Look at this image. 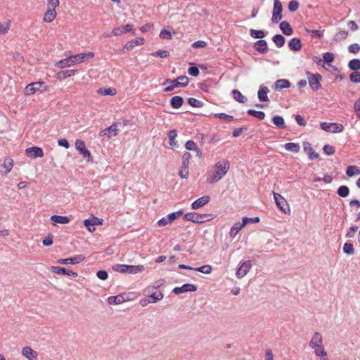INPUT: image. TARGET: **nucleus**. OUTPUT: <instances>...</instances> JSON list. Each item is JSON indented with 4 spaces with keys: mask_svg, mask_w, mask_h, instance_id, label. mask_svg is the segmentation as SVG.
I'll return each instance as SVG.
<instances>
[{
    "mask_svg": "<svg viewBox=\"0 0 360 360\" xmlns=\"http://www.w3.org/2000/svg\"><path fill=\"white\" fill-rule=\"evenodd\" d=\"M229 167L230 164L226 160L217 162L213 168L207 174V181L210 184L218 182L227 174Z\"/></svg>",
    "mask_w": 360,
    "mask_h": 360,
    "instance_id": "nucleus-1",
    "label": "nucleus"
},
{
    "mask_svg": "<svg viewBox=\"0 0 360 360\" xmlns=\"http://www.w3.org/2000/svg\"><path fill=\"white\" fill-rule=\"evenodd\" d=\"M309 347L313 350L315 356L320 360H328V353L323 346V339L319 332H315L309 342Z\"/></svg>",
    "mask_w": 360,
    "mask_h": 360,
    "instance_id": "nucleus-2",
    "label": "nucleus"
},
{
    "mask_svg": "<svg viewBox=\"0 0 360 360\" xmlns=\"http://www.w3.org/2000/svg\"><path fill=\"white\" fill-rule=\"evenodd\" d=\"M94 57V53L89 51L87 53H81L79 54L72 55L67 57L65 59L60 60L56 63V65L60 68L63 69L65 68L72 66L75 64L81 63L88 59L92 58Z\"/></svg>",
    "mask_w": 360,
    "mask_h": 360,
    "instance_id": "nucleus-3",
    "label": "nucleus"
},
{
    "mask_svg": "<svg viewBox=\"0 0 360 360\" xmlns=\"http://www.w3.org/2000/svg\"><path fill=\"white\" fill-rule=\"evenodd\" d=\"M210 214H200L198 213L188 212L184 215V219L187 221H192L195 224H202L210 220Z\"/></svg>",
    "mask_w": 360,
    "mask_h": 360,
    "instance_id": "nucleus-4",
    "label": "nucleus"
},
{
    "mask_svg": "<svg viewBox=\"0 0 360 360\" xmlns=\"http://www.w3.org/2000/svg\"><path fill=\"white\" fill-rule=\"evenodd\" d=\"M191 155L186 152L182 156L181 169L179 172V175L181 179H187L188 176V167Z\"/></svg>",
    "mask_w": 360,
    "mask_h": 360,
    "instance_id": "nucleus-5",
    "label": "nucleus"
},
{
    "mask_svg": "<svg viewBox=\"0 0 360 360\" xmlns=\"http://www.w3.org/2000/svg\"><path fill=\"white\" fill-rule=\"evenodd\" d=\"M274 198L277 207L281 212L285 214L290 212V208L287 200L280 194L274 193Z\"/></svg>",
    "mask_w": 360,
    "mask_h": 360,
    "instance_id": "nucleus-6",
    "label": "nucleus"
},
{
    "mask_svg": "<svg viewBox=\"0 0 360 360\" xmlns=\"http://www.w3.org/2000/svg\"><path fill=\"white\" fill-rule=\"evenodd\" d=\"M283 5L279 0L274 1V9L272 12L271 21L273 23H278L283 18Z\"/></svg>",
    "mask_w": 360,
    "mask_h": 360,
    "instance_id": "nucleus-7",
    "label": "nucleus"
},
{
    "mask_svg": "<svg viewBox=\"0 0 360 360\" xmlns=\"http://www.w3.org/2000/svg\"><path fill=\"white\" fill-rule=\"evenodd\" d=\"M320 125L321 128L327 132L339 133L342 132L344 129L343 125L339 123L321 122Z\"/></svg>",
    "mask_w": 360,
    "mask_h": 360,
    "instance_id": "nucleus-8",
    "label": "nucleus"
},
{
    "mask_svg": "<svg viewBox=\"0 0 360 360\" xmlns=\"http://www.w3.org/2000/svg\"><path fill=\"white\" fill-rule=\"evenodd\" d=\"M75 148L79 153L82 155L84 158H87L88 161L92 160L91 152L86 149L84 141L80 139H77L75 141Z\"/></svg>",
    "mask_w": 360,
    "mask_h": 360,
    "instance_id": "nucleus-9",
    "label": "nucleus"
},
{
    "mask_svg": "<svg viewBox=\"0 0 360 360\" xmlns=\"http://www.w3.org/2000/svg\"><path fill=\"white\" fill-rule=\"evenodd\" d=\"M44 83L41 82H32L26 86L24 89L25 96H31L34 94L41 91V89L44 86Z\"/></svg>",
    "mask_w": 360,
    "mask_h": 360,
    "instance_id": "nucleus-10",
    "label": "nucleus"
},
{
    "mask_svg": "<svg viewBox=\"0 0 360 360\" xmlns=\"http://www.w3.org/2000/svg\"><path fill=\"white\" fill-rule=\"evenodd\" d=\"M129 300H131V298L127 293H121L116 296H110L108 298L109 304H120Z\"/></svg>",
    "mask_w": 360,
    "mask_h": 360,
    "instance_id": "nucleus-11",
    "label": "nucleus"
},
{
    "mask_svg": "<svg viewBox=\"0 0 360 360\" xmlns=\"http://www.w3.org/2000/svg\"><path fill=\"white\" fill-rule=\"evenodd\" d=\"M252 268V263L250 261H245L240 263L237 271L236 276L238 278H242L250 271Z\"/></svg>",
    "mask_w": 360,
    "mask_h": 360,
    "instance_id": "nucleus-12",
    "label": "nucleus"
},
{
    "mask_svg": "<svg viewBox=\"0 0 360 360\" xmlns=\"http://www.w3.org/2000/svg\"><path fill=\"white\" fill-rule=\"evenodd\" d=\"M197 290V287L193 284L186 283L184 284L181 287H176L173 289V292L176 295H179L181 293L187 292H195Z\"/></svg>",
    "mask_w": 360,
    "mask_h": 360,
    "instance_id": "nucleus-13",
    "label": "nucleus"
},
{
    "mask_svg": "<svg viewBox=\"0 0 360 360\" xmlns=\"http://www.w3.org/2000/svg\"><path fill=\"white\" fill-rule=\"evenodd\" d=\"M26 155L31 158H42L44 156L43 150L37 146L30 147L26 149Z\"/></svg>",
    "mask_w": 360,
    "mask_h": 360,
    "instance_id": "nucleus-14",
    "label": "nucleus"
},
{
    "mask_svg": "<svg viewBox=\"0 0 360 360\" xmlns=\"http://www.w3.org/2000/svg\"><path fill=\"white\" fill-rule=\"evenodd\" d=\"M118 124L114 123L111 126H110L108 128H106L102 131H100V136H107L109 138L117 136V131H118Z\"/></svg>",
    "mask_w": 360,
    "mask_h": 360,
    "instance_id": "nucleus-15",
    "label": "nucleus"
},
{
    "mask_svg": "<svg viewBox=\"0 0 360 360\" xmlns=\"http://www.w3.org/2000/svg\"><path fill=\"white\" fill-rule=\"evenodd\" d=\"M84 260V257L82 255H77L72 257L60 259L58 260V263L63 264H79Z\"/></svg>",
    "mask_w": 360,
    "mask_h": 360,
    "instance_id": "nucleus-16",
    "label": "nucleus"
},
{
    "mask_svg": "<svg viewBox=\"0 0 360 360\" xmlns=\"http://www.w3.org/2000/svg\"><path fill=\"white\" fill-rule=\"evenodd\" d=\"M321 80V76L320 75H311L310 77H309V84L311 88L314 91L319 90L321 86L320 83Z\"/></svg>",
    "mask_w": 360,
    "mask_h": 360,
    "instance_id": "nucleus-17",
    "label": "nucleus"
},
{
    "mask_svg": "<svg viewBox=\"0 0 360 360\" xmlns=\"http://www.w3.org/2000/svg\"><path fill=\"white\" fill-rule=\"evenodd\" d=\"M22 355L29 360H37L38 354L30 347L26 346L22 348Z\"/></svg>",
    "mask_w": 360,
    "mask_h": 360,
    "instance_id": "nucleus-18",
    "label": "nucleus"
},
{
    "mask_svg": "<svg viewBox=\"0 0 360 360\" xmlns=\"http://www.w3.org/2000/svg\"><path fill=\"white\" fill-rule=\"evenodd\" d=\"M210 201V197L209 195H204L193 201L191 204V207L193 210H198L207 204Z\"/></svg>",
    "mask_w": 360,
    "mask_h": 360,
    "instance_id": "nucleus-19",
    "label": "nucleus"
},
{
    "mask_svg": "<svg viewBox=\"0 0 360 360\" xmlns=\"http://www.w3.org/2000/svg\"><path fill=\"white\" fill-rule=\"evenodd\" d=\"M133 30H134V25L128 24L123 27H115L112 30V33L115 36H118V35L127 33V32H131Z\"/></svg>",
    "mask_w": 360,
    "mask_h": 360,
    "instance_id": "nucleus-20",
    "label": "nucleus"
},
{
    "mask_svg": "<svg viewBox=\"0 0 360 360\" xmlns=\"http://www.w3.org/2000/svg\"><path fill=\"white\" fill-rule=\"evenodd\" d=\"M13 167V160L11 158H6L1 165L2 170L0 172L6 176L12 170Z\"/></svg>",
    "mask_w": 360,
    "mask_h": 360,
    "instance_id": "nucleus-21",
    "label": "nucleus"
},
{
    "mask_svg": "<svg viewBox=\"0 0 360 360\" xmlns=\"http://www.w3.org/2000/svg\"><path fill=\"white\" fill-rule=\"evenodd\" d=\"M51 271L56 274H61L73 277H77L78 276L77 273L61 266H52Z\"/></svg>",
    "mask_w": 360,
    "mask_h": 360,
    "instance_id": "nucleus-22",
    "label": "nucleus"
},
{
    "mask_svg": "<svg viewBox=\"0 0 360 360\" xmlns=\"http://www.w3.org/2000/svg\"><path fill=\"white\" fill-rule=\"evenodd\" d=\"M56 15L57 13L56 10L47 8L46 13H44L43 21L46 23H50L55 20Z\"/></svg>",
    "mask_w": 360,
    "mask_h": 360,
    "instance_id": "nucleus-23",
    "label": "nucleus"
},
{
    "mask_svg": "<svg viewBox=\"0 0 360 360\" xmlns=\"http://www.w3.org/2000/svg\"><path fill=\"white\" fill-rule=\"evenodd\" d=\"M145 42V39L143 37H138L135 39L131 40L124 46V48L128 51L133 49L135 46L142 45Z\"/></svg>",
    "mask_w": 360,
    "mask_h": 360,
    "instance_id": "nucleus-24",
    "label": "nucleus"
},
{
    "mask_svg": "<svg viewBox=\"0 0 360 360\" xmlns=\"http://www.w3.org/2000/svg\"><path fill=\"white\" fill-rule=\"evenodd\" d=\"M51 220L54 226L57 224H67L70 221L69 217L67 216L60 215H53L51 217Z\"/></svg>",
    "mask_w": 360,
    "mask_h": 360,
    "instance_id": "nucleus-25",
    "label": "nucleus"
},
{
    "mask_svg": "<svg viewBox=\"0 0 360 360\" xmlns=\"http://www.w3.org/2000/svg\"><path fill=\"white\" fill-rule=\"evenodd\" d=\"M290 50L293 51H298L302 49L301 40L299 38L294 37L288 43Z\"/></svg>",
    "mask_w": 360,
    "mask_h": 360,
    "instance_id": "nucleus-26",
    "label": "nucleus"
},
{
    "mask_svg": "<svg viewBox=\"0 0 360 360\" xmlns=\"http://www.w3.org/2000/svg\"><path fill=\"white\" fill-rule=\"evenodd\" d=\"M280 29L282 32L287 36H290L293 33L291 25L287 21H282L280 23Z\"/></svg>",
    "mask_w": 360,
    "mask_h": 360,
    "instance_id": "nucleus-27",
    "label": "nucleus"
},
{
    "mask_svg": "<svg viewBox=\"0 0 360 360\" xmlns=\"http://www.w3.org/2000/svg\"><path fill=\"white\" fill-rule=\"evenodd\" d=\"M269 92V90L266 86L260 87L257 94L259 100L263 102L269 101L267 96Z\"/></svg>",
    "mask_w": 360,
    "mask_h": 360,
    "instance_id": "nucleus-28",
    "label": "nucleus"
},
{
    "mask_svg": "<svg viewBox=\"0 0 360 360\" xmlns=\"http://www.w3.org/2000/svg\"><path fill=\"white\" fill-rule=\"evenodd\" d=\"M127 274H136L141 273L145 270L143 265H127Z\"/></svg>",
    "mask_w": 360,
    "mask_h": 360,
    "instance_id": "nucleus-29",
    "label": "nucleus"
},
{
    "mask_svg": "<svg viewBox=\"0 0 360 360\" xmlns=\"http://www.w3.org/2000/svg\"><path fill=\"white\" fill-rule=\"evenodd\" d=\"M255 49L259 53H266L268 51L267 43L265 40L260 39L257 41L255 44Z\"/></svg>",
    "mask_w": 360,
    "mask_h": 360,
    "instance_id": "nucleus-30",
    "label": "nucleus"
},
{
    "mask_svg": "<svg viewBox=\"0 0 360 360\" xmlns=\"http://www.w3.org/2000/svg\"><path fill=\"white\" fill-rule=\"evenodd\" d=\"M304 150L308 152L309 159L311 160L316 159L319 156V154L313 150L312 147L311 146V144L309 143H306L304 144Z\"/></svg>",
    "mask_w": 360,
    "mask_h": 360,
    "instance_id": "nucleus-31",
    "label": "nucleus"
},
{
    "mask_svg": "<svg viewBox=\"0 0 360 360\" xmlns=\"http://www.w3.org/2000/svg\"><path fill=\"white\" fill-rule=\"evenodd\" d=\"M164 84H168V86L164 90L165 92H170L172 91L175 88L180 87L178 82L175 79H166Z\"/></svg>",
    "mask_w": 360,
    "mask_h": 360,
    "instance_id": "nucleus-32",
    "label": "nucleus"
},
{
    "mask_svg": "<svg viewBox=\"0 0 360 360\" xmlns=\"http://www.w3.org/2000/svg\"><path fill=\"white\" fill-rule=\"evenodd\" d=\"M290 86V82L288 79H281L277 80L274 84L275 89H279V90L283 89L289 88Z\"/></svg>",
    "mask_w": 360,
    "mask_h": 360,
    "instance_id": "nucleus-33",
    "label": "nucleus"
},
{
    "mask_svg": "<svg viewBox=\"0 0 360 360\" xmlns=\"http://www.w3.org/2000/svg\"><path fill=\"white\" fill-rule=\"evenodd\" d=\"M76 70H67L61 71L56 75L58 79H65L75 75L77 73Z\"/></svg>",
    "mask_w": 360,
    "mask_h": 360,
    "instance_id": "nucleus-34",
    "label": "nucleus"
},
{
    "mask_svg": "<svg viewBox=\"0 0 360 360\" xmlns=\"http://www.w3.org/2000/svg\"><path fill=\"white\" fill-rule=\"evenodd\" d=\"M183 103H184L183 98L179 96H175L172 97L170 101L171 105L175 109H178L180 107H181L183 105Z\"/></svg>",
    "mask_w": 360,
    "mask_h": 360,
    "instance_id": "nucleus-35",
    "label": "nucleus"
},
{
    "mask_svg": "<svg viewBox=\"0 0 360 360\" xmlns=\"http://www.w3.org/2000/svg\"><path fill=\"white\" fill-rule=\"evenodd\" d=\"M272 122H273L274 124L278 129H285V128L284 119L281 116H279V115L274 116L272 119Z\"/></svg>",
    "mask_w": 360,
    "mask_h": 360,
    "instance_id": "nucleus-36",
    "label": "nucleus"
},
{
    "mask_svg": "<svg viewBox=\"0 0 360 360\" xmlns=\"http://www.w3.org/2000/svg\"><path fill=\"white\" fill-rule=\"evenodd\" d=\"M245 226H242V223L236 222L230 229L229 235L230 237L234 238L237 233L244 227Z\"/></svg>",
    "mask_w": 360,
    "mask_h": 360,
    "instance_id": "nucleus-37",
    "label": "nucleus"
},
{
    "mask_svg": "<svg viewBox=\"0 0 360 360\" xmlns=\"http://www.w3.org/2000/svg\"><path fill=\"white\" fill-rule=\"evenodd\" d=\"M148 298L150 300V302L155 303L163 298V294L159 290H155L148 296Z\"/></svg>",
    "mask_w": 360,
    "mask_h": 360,
    "instance_id": "nucleus-38",
    "label": "nucleus"
},
{
    "mask_svg": "<svg viewBox=\"0 0 360 360\" xmlns=\"http://www.w3.org/2000/svg\"><path fill=\"white\" fill-rule=\"evenodd\" d=\"M232 94L234 99L240 103H244L247 101V98L238 90L233 89Z\"/></svg>",
    "mask_w": 360,
    "mask_h": 360,
    "instance_id": "nucleus-39",
    "label": "nucleus"
},
{
    "mask_svg": "<svg viewBox=\"0 0 360 360\" xmlns=\"http://www.w3.org/2000/svg\"><path fill=\"white\" fill-rule=\"evenodd\" d=\"M168 136L169 139V143L170 147H175L177 145L176 141H175V139L177 136V131L175 129L169 131Z\"/></svg>",
    "mask_w": 360,
    "mask_h": 360,
    "instance_id": "nucleus-40",
    "label": "nucleus"
},
{
    "mask_svg": "<svg viewBox=\"0 0 360 360\" xmlns=\"http://www.w3.org/2000/svg\"><path fill=\"white\" fill-rule=\"evenodd\" d=\"M349 36V32L347 30H340L334 36L335 41H340L346 39Z\"/></svg>",
    "mask_w": 360,
    "mask_h": 360,
    "instance_id": "nucleus-41",
    "label": "nucleus"
},
{
    "mask_svg": "<svg viewBox=\"0 0 360 360\" xmlns=\"http://www.w3.org/2000/svg\"><path fill=\"white\" fill-rule=\"evenodd\" d=\"M346 174L349 177H352L353 176L360 174V169L356 166H353V165L349 166L347 169Z\"/></svg>",
    "mask_w": 360,
    "mask_h": 360,
    "instance_id": "nucleus-42",
    "label": "nucleus"
},
{
    "mask_svg": "<svg viewBox=\"0 0 360 360\" xmlns=\"http://www.w3.org/2000/svg\"><path fill=\"white\" fill-rule=\"evenodd\" d=\"M273 41L276 44V45L281 48L285 44V38L281 34H276L272 38Z\"/></svg>",
    "mask_w": 360,
    "mask_h": 360,
    "instance_id": "nucleus-43",
    "label": "nucleus"
},
{
    "mask_svg": "<svg viewBox=\"0 0 360 360\" xmlns=\"http://www.w3.org/2000/svg\"><path fill=\"white\" fill-rule=\"evenodd\" d=\"M194 271H198L205 274H210L212 273V267L210 264H205L200 267L195 268Z\"/></svg>",
    "mask_w": 360,
    "mask_h": 360,
    "instance_id": "nucleus-44",
    "label": "nucleus"
},
{
    "mask_svg": "<svg viewBox=\"0 0 360 360\" xmlns=\"http://www.w3.org/2000/svg\"><path fill=\"white\" fill-rule=\"evenodd\" d=\"M348 67L350 70L357 71L360 70V59H352L349 62Z\"/></svg>",
    "mask_w": 360,
    "mask_h": 360,
    "instance_id": "nucleus-45",
    "label": "nucleus"
},
{
    "mask_svg": "<svg viewBox=\"0 0 360 360\" xmlns=\"http://www.w3.org/2000/svg\"><path fill=\"white\" fill-rule=\"evenodd\" d=\"M248 114L249 115L253 116L255 117H257V119L262 120L265 117V113L262 111H257L255 110H248Z\"/></svg>",
    "mask_w": 360,
    "mask_h": 360,
    "instance_id": "nucleus-46",
    "label": "nucleus"
},
{
    "mask_svg": "<svg viewBox=\"0 0 360 360\" xmlns=\"http://www.w3.org/2000/svg\"><path fill=\"white\" fill-rule=\"evenodd\" d=\"M285 150L295 153H298L300 150V146L295 143H288L285 145Z\"/></svg>",
    "mask_w": 360,
    "mask_h": 360,
    "instance_id": "nucleus-47",
    "label": "nucleus"
},
{
    "mask_svg": "<svg viewBox=\"0 0 360 360\" xmlns=\"http://www.w3.org/2000/svg\"><path fill=\"white\" fill-rule=\"evenodd\" d=\"M175 80L178 82L180 87H185L189 83V79L186 76H179Z\"/></svg>",
    "mask_w": 360,
    "mask_h": 360,
    "instance_id": "nucleus-48",
    "label": "nucleus"
},
{
    "mask_svg": "<svg viewBox=\"0 0 360 360\" xmlns=\"http://www.w3.org/2000/svg\"><path fill=\"white\" fill-rule=\"evenodd\" d=\"M250 35L252 37L255 39H262L264 37V32L263 30H255L253 29H251L250 30Z\"/></svg>",
    "mask_w": 360,
    "mask_h": 360,
    "instance_id": "nucleus-49",
    "label": "nucleus"
},
{
    "mask_svg": "<svg viewBox=\"0 0 360 360\" xmlns=\"http://www.w3.org/2000/svg\"><path fill=\"white\" fill-rule=\"evenodd\" d=\"M349 189L347 186H341L338 189V194L340 197L345 198L349 195Z\"/></svg>",
    "mask_w": 360,
    "mask_h": 360,
    "instance_id": "nucleus-50",
    "label": "nucleus"
},
{
    "mask_svg": "<svg viewBox=\"0 0 360 360\" xmlns=\"http://www.w3.org/2000/svg\"><path fill=\"white\" fill-rule=\"evenodd\" d=\"M188 103L191 106L195 108H201L203 105V103L200 101L195 98H189L188 99Z\"/></svg>",
    "mask_w": 360,
    "mask_h": 360,
    "instance_id": "nucleus-51",
    "label": "nucleus"
},
{
    "mask_svg": "<svg viewBox=\"0 0 360 360\" xmlns=\"http://www.w3.org/2000/svg\"><path fill=\"white\" fill-rule=\"evenodd\" d=\"M343 251L347 255H353L354 253L353 245L349 243H345L343 245Z\"/></svg>",
    "mask_w": 360,
    "mask_h": 360,
    "instance_id": "nucleus-52",
    "label": "nucleus"
},
{
    "mask_svg": "<svg viewBox=\"0 0 360 360\" xmlns=\"http://www.w3.org/2000/svg\"><path fill=\"white\" fill-rule=\"evenodd\" d=\"M306 32L310 34V36L313 38L321 39L323 37V33L316 30H309L308 28L305 29Z\"/></svg>",
    "mask_w": 360,
    "mask_h": 360,
    "instance_id": "nucleus-53",
    "label": "nucleus"
},
{
    "mask_svg": "<svg viewBox=\"0 0 360 360\" xmlns=\"http://www.w3.org/2000/svg\"><path fill=\"white\" fill-rule=\"evenodd\" d=\"M112 269L120 273H127L128 269L127 264H116L112 266Z\"/></svg>",
    "mask_w": 360,
    "mask_h": 360,
    "instance_id": "nucleus-54",
    "label": "nucleus"
},
{
    "mask_svg": "<svg viewBox=\"0 0 360 360\" xmlns=\"http://www.w3.org/2000/svg\"><path fill=\"white\" fill-rule=\"evenodd\" d=\"M182 214H183V211L179 210L177 212L170 213V214H167V216L172 223V221L176 220L178 217L181 216Z\"/></svg>",
    "mask_w": 360,
    "mask_h": 360,
    "instance_id": "nucleus-55",
    "label": "nucleus"
},
{
    "mask_svg": "<svg viewBox=\"0 0 360 360\" xmlns=\"http://www.w3.org/2000/svg\"><path fill=\"white\" fill-rule=\"evenodd\" d=\"M151 55L153 56H158V57H160L162 58H167L169 56V52L167 51L159 50L158 51L153 52L151 53Z\"/></svg>",
    "mask_w": 360,
    "mask_h": 360,
    "instance_id": "nucleus-56",
    "label": "nucleus"
},
{
    "mask_svg": "<svg viewBox=\"0 0 360 360\" xmlns=\"http://www.w3.org/2000/svg\"><path fill=\"white\" fill-rule=\"evenodd\" d=\"M160 37L163 39H171L172 34L170 31L166 29H162L160 33Z\"/></svg>",
    "mask_w": 360,
    "mask_h": 360,
    "instance_id": "nucleus-57",
    "label": "nucleus"
},
{
    "mask_svg": "<svg viewBox=\"0 0 360 360\" xmlns=\"http://www.w3.org/2000/svg\"><path fill=\"white\" fill-rule=\"evenodd\" d=\"M259 221V218L257 217H252V218L243 217V218L242 226H245L248 223H258Z\"/></svg>",
    "mask_w": 360,
    "mask_h": 360,
    "instance_id": "nucleus-58",
    "label": "nucleus"
},
{
    "mask_svg": "<svg viewBox=\"0 0 360 360\" xmlns=\"http://www.w3.org/2000/svg\"><path fill=\"white\" fill-rule=\"evenodd\" d=\"M349 79L354 83H360V72H353L349 75Z\"/></svg>",
    "mask_w": 360,
    "mask_h": 360,
    "instance_id": "nucleus-59",
    "label": "nucleus"
},
{
    "mask_svg": "<svg viewBox=\"0 0 360 360\" xmlns=\"http://www.w3.org/2000/svg\"><path fill=\"white\" fill-rule=\"evenodd\" d=\"M348 51L351 53L356 54L360 51V45L357 43L352 44L349 46Z\"/></svg>",
    "mask_w": 360,
    "mask_h": 360,
    "instance_id": "nucleus-60",
    "label": "nucleus"
},
{
    "mask_svg": "<svg viewBox=\"0 0 360 360\" xmlns=\"http://www.w3.org/2000/svg\"><path fill=\"white\" fill-rule=\"evenodd\" d=\"M84 225L86 228V229L89 230L90 232H93L96 229L94 226L93 221L91 219H85L84 221Z\"/></svg>",
    "mask_w": 360,
    "mask_h": 360,
    "instance_id": "nucleus-61",
    "label": "nucleus"
},
{
    "mask_svg": "<svg viewBox=\"0 0 360 360\" xmlns=\"http://www.w3.org/2000/svg\"><path fill=\"white\" fill-rule=\"evenodd\" d=\"M10 29V22L0 24V34H6Z\"/></svg>",
    "mask_w": 360,
    "mask_h": 360,
    "instance_id": "nucleus-62",
    "label": "nucleus"
},
{
    "mask_svg": "<svg viewBox=\"0 0 360 360\" xmlns=\"http://www.w3.org/2000/svg\"><path fill=\"white\" fill-rule=\"evenodd\" d=\"M299 8V3L295 0H292L288 4V10L290 12L296 11Z\"/></svg>",
    "mask_w": 360,
    "mask_h": 360,
    "instance_id": "nucleus-63",
    "label": "nucleus"
},
{
    "mask_svg": "<svg viewBox=\"0 0 360 360\" xmlns=\"http://www.w3.org/2000/svg\"><path fill=\"white\" fill-rule=\"evenodd\" d=\"M324 153L327 155H331L335 153V148L329 145H325L323 148Z\"/></svg>",
    "mask_w": 360,
    "mask_h": 360,
    "instance_id": "nucleus-64",
    "label": "nucleus"
}]
</instances>
